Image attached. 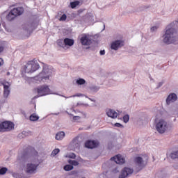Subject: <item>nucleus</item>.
Wrapping results in <instances>:
<instances>
[{
	"instance_id": "nucleus-1",
	"label": "nucleus",
	"mask_w": 178,
	"mask_h": 178,
	"mask_svg": "<svg viewBox=\"0 0 178 178\" xmlns=\"http://www.w3.org/2000/svg\"><path fill=\"white\" fill-rule=\"evenodd\" d=\"M163 37L165 44H176V30L173 28V24H170L166 27L165 34Z\"/></svg>"
},
{
	"instance_id": "nucleus-2",
	"label": "nucleus",
	"mask_w": 178,
	"mask_h": 178,
	"mask_svg": "<svg viewBox=\"0 0 178 178\" xmlns=\"http://www.w3.org/2000/svg\"><path fill=\"white\" fill-rule=\"evenodd\" d=\"M40 69V64L36 60H32L28 61L26 65L24 66V70L26 73H34Z\"/></svg>"
},
{
	"instance_id": "nucleus-3",
	"label": "nucleus",
	"mask_w": 178,
	"mask_h": 178,
	"mask_svg": "<svg viewBox=\"0 0 178 178\" xmlns=\"http://www.w3.org/2000/svg\"><path fill=\"white\" fill-rule=\"evenodd\" d=\"M51 74L52 72H51L49 69H44L42 72L35 77V80L45 83V81L49 80V77H51Z\"/></svg>"
},
{
	"instance_id": "nucleus-4",
	"label": "nucleus",
	"mask_w": 178,
	"mask_h": 178,
	"mask_svg": "<svg viewBox=\"0 0 178 178\" xmlns=\"http://www.w3.org/2000/svg\"><path fill=\"white\" fill-rule=\"evenodd\" d=\"M168 129V122L163 119H161L159 121L156 120V129L160 134H163Z\"/></svg>"
},
{
	"instance_id": "nucleus-5",
	"label": "nucleus",
	"mask_w": 178,
	"mask_h": 178,
	"mask_svg": "<svg viewBox=\"0 0 178 178\" xmlns=\"http://www.w3.org/2000/svg\"><path fill=\"white\" fill-rule=\"evenodd\" d=\"M40 165V162L38 159H35L32 161V163H28L26 165V173L29 175H33V173H35L37 172V168H38Z\"/></svg>"
},
{
	"instance_id": "nucleus-6",
	"label": "nucleus",
	"mask_w": 178,
	"mask_h": 178,
	"mask_svg": "<svg viewBox=\"0 0 178 178\" xmlns=\"http://www.w3.org/2000/svg\"><path fill=\"white\" fill-rule=\"evenodd\" d=\"M15 129V124L10 121H4L0 123V131L5 133V131H10Z\"/></svg>"
},
{
	"instance_id": "nucleus-7",
	"label": "nucleus",
	"mask_w": 178,
	"mask_h": 178,
	"mask_svg": "<svg viewBox=\"0 0 178 178\" xmlns=\"http://www.w3.org/2000/svg\"><path fill=\"white\" fill-rule=\"evenodd\" d=\"M35 91H37L39 97H44V95H48L51 94V90L48 86H40L37 88H35Z\"/></svg>"
},
{
	"instance_id": "nucleus-8",
	"label": "nucleus",
	"mask_w": 178,
	"mask_h": 178,
	"mask_svg": "<svg viewBox=\"0 0 178 178\" xmlns=\"http://www.w3.org/2000/svg\"><path fill=\"white\" fill-rule=\"evenodd\" d=\"M134 170L130 168L125 167L122 171L121 174L119 175V178H126L127 176L132 175Z\"/></svg>"
},
{
	"instance_id": "nucleus-9",
	"label": "nucleus",
	"mask_w": 178,
	"mask_h": 178,
	"mask_svg": "<svg viewBox=\"0 0 178 178\" xmlns=\"http://www.w3.org/2000/svg\"><path fill=\"white\" fill-rule=\"evenodd\" d=\"M81 44L82 45H91L92 40L90 38V35L83 34L81 38Z\"/></svg>"
},
{
	"instance_id": "nucleus-10",
	"label": "nucleus",
	"mask_w": 178,
	"mask_h": 178,
	"mask_svg": "<svg viewBox=\"0 0 178 178\" xmlns=\"http://www.w3.org/2000/svg\"><path fill=\"white\" fill-rule=\"evenodd\" d=\"M3 86V97L4 98H8L9 97V94H10V90L9 87H10V83L9 82L3 81L1 83Z\"/></svg>"
},
{
	"instance_id": "nucleus-11",
	"label": "nucleus",
	"mask_w": 178,
	"mask_h": 178,
	"mask_svg": "<svg viewBox=\"0 0 178 178\" xmlns=\"http://www.w3.org/2000/svg\"><path fill=\"white\" fill-rule=\"evenodd\" d=\"M124 45V42L123 40H115L111 43V48L114 49V51H118L119 48Z\"/></svg>"
},
{
	"instance_id": "nucleus-12",
	"label": "nucleus",
	"mask_w": 178,
	"mask_h": 178,
	"mask_svg": "<svg viewBox=\"0 0 178 178\" xmlns=\"http://www.w3.org/2000/svg\"><path fill=\"white\" fill-rule=\"evenodd\" d=\"M111 161H114V162H115V163H118V165H123V163L126 162L124 158H123L120 154H118L113 157H111Z\"/></svg>"
},
{
	"instance_id": "nucleus-13",
	"label": "nucleus",
	"mask_w": 178,
	"mask_h": 178,
	"mask_svg": "<svg viewBox=\"0 0 178 178\" xmlns=\"http://www.w3.org/2000/svg\"><path fill=\"white\" fill-rule=\"evenodd\" d=\"M98 145H99V143L95 140H88L85 143V147L90 149L97 148Z\"/></svg>"
},
{
	"instance_id": "nucleus-14",
	"label": "nucleus",
	"mask_w": 178,
	"mask_h": 178,
	"mask_svg": "<svg viewBox=\"0 0 178 178\" xmlns=\"http://www.w3.org/2000/svg\"><path fill=\"white\" fill-rule=\"evenodd\" d=\"M26 155H29V156H33V158H37L38 156V152L35 151V149L29 147L26 150Z\"/></svg>"
},
{
	"instance_id": "nucleus-15",
	"label": "nucleus",
	"mask_w": 178,
	"mask_h": 178,
	"mask_svg": "<svg viewBox=\"0 0 178 178\" xmlns=\"http://www.w3.org/2000/svg\"><path fill=\"white\" fill-rule=\"evenodd\" d=\"M175 101H177V95L175 93L170 94L166 99V102L168 105H170L171 102H175Z\"/></svg>"
},
{
	"instance_id": "nucleus-16",
	"label": "nucleus",
	"mask_w": 178,
	"mask_h": 178,
	"mask_svg": "<svg viewBox=\"0 0 178 178\" xmlns=\"http://www.w3.org/2000/svg\"><path fill=\"white\" fill-rule=\"evenodd\" d=\"M11 12H13V13H14V15L17 17L20 16L21 15H23L24 12V8H23V7L15 8L11 10Z\"/></svg>"
},
{
	"instance_id": "nucleus-17",
	"label": "nucleus",
	"mask_w": 178,
	"mask_h": 178,
	"mask_svg": "<svg viewBox=\"0 0 178 178\" xmlns=\"http://www.w3.org/2000/svg\"><path fill=\"white\" fill-rule=\"evenodd\" d=\"M134 162L136 163V165H138V166H139L140 170H141V169L145 166V165H144V161L143 160V158L140 156L136 157L134 159Z\"/></svg>"
},
{
	"instance_id": "nucleus-18",
	"label": "nucleus",
	"mask_w": 178,
	"mask_h": 178,
	"mask_svg": "<svg viewBox=\"0 0 178 178\" xmlns=\"http://www.w3.org/2000/svg\"><path fill=\"white\" fill-rule=\"evenodd\" d=\"M106 115L108 118H111L112 119H116V118H118V113L112 109L107 111Z\"/></svg>"
},
{
	"instance_id": "nucleus-19",
	"label": "nucleus",
	"mask_w": 178,
	"mask_h": 178,
	"mask_svg": "<svg viewBox=\"0 0 178 178\" xmlns=\"http://www.w3.org/2000/svg\"><path fill=\"white\" fill-rule=\"evenodd\" d=\"M64 44L65 47H73L74 45V40L66 38L64 39Z\"/></svg>"
},
{
	"instance_id": "nucleus-20",
	"label": "nucleus",
	"mask_w": 178,
	"mask_h": 178,
	"mask_svg": "<svg viewBox=\"0 0 178 178\" xmlns=\"http://www.w3.org/2000/svg\"><path fill=\"white\" fill-rule=\"evenodd\" d=\"M16 17L17 16L15 15V13L10 10L8 15L6 16V19L8 20V22H12V20H15Z\"/></svg>"
},
{
	"instance_id": "nucleus-21",
	"label": "nucleus",
	"mask_w": 178,
	"mask_h": 178,
	"mask_svg": "<svg viewBox=\"0 0 178 178\" xmlns=\"http://www.w3.org/2000/svg\"><path fill=\"white\" fill-rule=\"evenodd\" d=\"M63 138H65V132L60 131L56 134V140H63Z\"/></svg>"
},
{
	"instance_id": "nucleus-22",
	"label": "nucleus",
	"mask_w": 178,
	"mask_h": 178,
	"mask_svg": "<svg viewBox=\"0 0 178 178\" xmlns=\"http://www.w3.org/2000/svg\"><path fill=\"white\" fill-rule=\"evenodd\" d=\"M29 119L31 120V122H37V120L40 119V117H38L37 114L33 113L30 115Z\"/></svg>"
},
{
	"instance_id": "nucleus-23",
	"label": "nucleus",
	"mask_w": 178,
	"mask_h": 178,
	"mask_svg": "<svg viewBox=\"0 0 178 178\" xmlns=\"http://www.w3.org/2000/svg\"><path fill=\"white\" fill-rule=\"evenodd\" d=\"M79 5H80V1H75L70 3V6L72 9H74V8H76V6H79Z\"/></svg>"
},
{
	"instance_id": "nucleus-24",
	"label": "nucleus",
	"mask_w": 178,
	"mask_h": 178,
	"mask_svg": "<svg viewBox=\"0 0 178 178\" xmlns=\"http://www.w3.org/2000/svg\"><path fill=\"white\" fill-rule=\"evenodd\" d=\"M57 44L58 45V47H61L62 48H65V40H62V39H59L57 41Z\"/></svg>"
},
{
	"instance_id": "nucleus-25",
	"label": "nucleus",
	"mask_w": 178,
	"mask_h": 178,
	"mask_svg": "<svg viewBox=\"0 0 178 178\" xmlns=\"http://www.w3.org/2000/svg\"><path fill=\"white\" fill-rule=\"evenodd\" d=\"M68 163H70V165H71L72 166H78L79 165V161H76L75 160H69Z\"/></svg>"
},
{
	"instance_id": "nucleus-26",
	"label": "nucleus",
	"mask_w": 178,
	"mask_h": 178,
	"mask_svg": "<svg viewBox=\"0 0 178 178\" xmlns=\"http://www.w3.org/2000/svg\"><path fill=\"white\" fill-rule=\"evenodd\" d=\"M64 170H65L66 172H69L70 170H73V165H72V164L65 165Z\"/></svg>"
},
{
	"instance_id": "nucleus-27",
	"label": "nucleus",
	"mask_w": 178,
	"mask_h": 178,
	"mask_svg": "<svg viewBox=\"0 0 178 178\" xmlns=\"http://www.w3.org/2000/svg\"><path fill=\"white\" fill-rule=\"evenodd\" d=\"M60 152V150L59 149H55L51 152V156H55V155H58V154H59V152Z\"/></svg>"
},
{
	"instance_id": "nucleus-28",
	"label": "nucleus",
	"mask_w": 178,
	"mask_h": 178,
	"mask_svg": "<svg viewBox=\"0 0 178 178\" xmlns=\"http://www.w3.org/2000/svg\"><path fill=\"white\" fill-rule=\"evenodd\" d=\"M86 83V80L83 79H79L76 81V84H79V86H83Z\"/></svg>"
},
{
	"instance_id": "nucleus-29",
	"label": "nucleus",
	"mask_w": 178,
	"mask_h": 178,
	"mask_svg": "<svg viewBox=\"0 0 178 178\" xmlns=\"http://www.w3.org/2000/svg\"><path fill=\"white\" fill-rule=\"evenodd\" d=\"M8 172V168L3 167L2 168L0 169V175H5Z\"/></svg>"
},
{
	"instance_id": "nucleus-30",
	"label": "nucleus",
	"mask_w": 178,
	"mask_h": 178,
	"mask_svg": "<svg viewBox=\"0 0 178 178\" xmlns=\"http://www.w3.org/2000/svg\"><path fill=\"white\" fill-rule=\"evenodd\" d=\"M129 119H130V116H129V115H125L123 117V120H124V123H127V122H129Z\"/></svg>"
},
{
	"instance_id": "nucleus-31",
	"label": "nucleus",
	"mask_w": 178,
	"mask_h": 178,
	"mask_svg": "<svg viewBox=\"0 0 178 178\" xmlns=\"http://www.w3.org/2000/svg\"><path fill=\"white\" fill-rule=\"evenodd\" d=\"M67 18V17L65 15V14H63L60 18V22H65V20H66V19Z\"/></svg>"
},
{
	"instance_id": "nucleus-32",
	"label": "nucleus",
	"mask_w": 178,
	"mask_h": 178,
	"mask_svg": "<svg viewBox=\"0 0 178 178\" xmlns=\"http://www.w3.org/2000/svg\"><path fill=\"white\" fill-rule=\"evenodd\" d=\"M69 158H72V159H76V154L74 153H72L71 154H70Z\"/></svg>"
},
{
	"instance_id": "nucleus-33",
	"label": "nucleus",
	"mask_w": 178,
	"mask_h": 178,
	"mask_svg": "<svg viewBox=\"0 0 178 178\" xmlns=\"http://www.w3.org/2000/svg\"><path fill=\"white\" fill-rule=\"evenodd\" d=\"M3 49H5V47L2 44H0V54L3 52Z\"/></svg>"
},
{
	"instance_id": "nucleus-34",
	"label": "nucleus",
	"mask_w": 178,
	"mask_h": 178,
	"mask_svg": "<svg viewBox=\"0 0 178 178\" xmlns=\"http://www.w3.org/2000/svg\"><path fill=\"white\" fill-rule=\"evenodd\" d=\"M115 127H123V125L120 123H115Z\"/></svg>"
},
{
	"instance_id": "nucleus-35",
	"label": "nucleus",
	"mask_w": 178,
	"mask_h": 178,
	"mask_svg": "<svg viewBox=\"0 0 178 178\" xmlns=\"http://www.w3.org/2000/svg\"><path fill=\"white\" fill-rule=\"evenodd\" d=\"M80 118H81L80 116H74L73 117L74 120H79Z\"/></svg>"
},
{
	"instance_id": "nucleus-36",
	"label": "nucleus",
	"mask_w": 178,
	"mask_h": 178,
	"mask_svg": "<svg viewBox=\"0 0 178 178\" xmlns=\"http://www.w3.org/2000/svg\"><path fill=\"white\" fill-rule=\"evenodd\" d=\"M156 29H158L156 26H152L151 28V31H155V30H156Z\"/></svg>"
},
{
	"instance_id": "nucleus-37",
	"label": "nucleus",
	"mask_w": 178,
	"mask_h": 178,
	"mask_svg": "<svg viewBox=\"0 0 178 178\" xmlns=\"http://www.w3.org/2000/svg\"><path fill=\"white\" fill-rule=\"evenodd\" d=\"M3 65V59L0 58V66H2Z\"/></svg>"
},
{
	"instance_id": "nucleus-38",
	"label": "nucleus",
	"mask_w": 178,
	"mask_h": 178,
	"mask_svg": "<svg viewBox=\"0 0 178 178\" xmlns=\"http://www.w3.org/2000/svg\"><path fill=\"white\" fill-rule=\"evenodd\" d=\"M105 54V50L100 51V55H104Z\"/></svg>"
},
{
	"instance_id": "nucleus-39",
	"label": "nucleus",
	"mask_w": 178,
	"mask_h": 178,
	"mask_svg": "<svg viewBox=\"0 0 178 178\" xmlns=\"http://www.w3.org/2000/svg\"><path fill=\"white\" fill-rule=\"evenodd\" d=\"M77 140H79V138H75L72 140L73 144H74V143H76V141H77Z\"/></svg>"
},
{
	"instance_id": "nucleus-40",
	"label": "nucleus",
	"mask_w": 178,
	"mask_h": 178,
	"mask_svg": "<svg viewBox=\"0 0 178 178\" xmlns=\"http://www.w3.org/2000/svg\"><path fill=\"white\" fill-rule=\"evenodd\" d=\"M13 176H14V177L17 178V177H18L19 175H17V173H14V174H13Z\"/></svg>"
},
{
	"instance_id": "nucleus-41",
	"label": "nucleus",
	"mask_w": 178,
	"mask_h": 178,
	"mask_svg": "<svg viewBox=\"0 0 178 178\" xmlns=\"http://www.w3.org/2000/svg\"><path fill=\"white\" fill-rule=\"evenodd\" d=\"M7 74L9 76L10 73H9V72H8V73H7Z\"/></svg>"
}]
</instances>
